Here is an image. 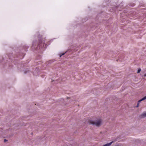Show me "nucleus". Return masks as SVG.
<instances>
[{"label":"nucleus","mask_w":146,"mask_h":146,"mask_svg":"<svg viewBox=\"0 0 146 146\" xmlns=\"http://www.w3.org/2000/svg\"><path fill=\"white\" fill-rule=\"evenodd\" d=\"M39 42H40V40H39Z\"/></svg>","instance_id":"obj_11"},{"label":"nucleus","mask_w":146,"mask_h":146,"mask_svg":"<svg viewBox=\"0 0 146 146\" xmlns=\"http://www.w3.org/2000/svg\"><path fill=\"white\" fill-rule=\"evenodd\" d=\"M8 141L6 139H5L4 140V142H5L6 141Z\"/></svg>","instance_id":"obj_8"},{"label":"nucleus","mask_w":146,"mask_h":146,"mask_svg":"<svg viewBox=\"0 0 146 146\" xmlns=\"http://www.w3.org/2000/svg\"><path fill=\"white\" fill-rule=\"evenodd\" d=\"M141 71V69L140 68L138 69L137 72V73H139Z\"/></svg>","instance_id":"obj_6"},{"label":"nucleus","mask_w":146,"mask_h":146,"mask_svg":"<svg viewBox=\"0 0 146 146\" xmlns=\"http://www.w3.org/2000/svg\"><path fill=\"white\" fill-rule=\"evenodd\" d=\"M52 62H53V61H52V60H50L47 63V64H47V65H48V64H51V63H52Z\"/></svg>","instance_id":"obj_3"},{"label":"nucleus","mask_w":146,"mask_h":146,"mask_svg":"<svg viewBox=\"0 0 146 146\" xmlns=\"http://www.w3.org/2000/svg\"><path fill=\"white\" fill-rule=\"evenodd\" d=\"M67 52V51L65 53H62V54H60V57H61L62 56L64 55L65 53Z\"/></svg>","instance_id":"obj_5"},{"label":"nucleus","mask_w":146,"mask_h":146,"mask_svg":"<svg viewBox=\"0 0 146 146\" xmlns=\"http://www.w3.org/2000/svg\"><path fill=\"white\" fill-rule=\"evenodd\" d=\"M146 99V96L143 97L141 99L142 101Z\"/></svg>","instance_id":"obj_4"},{"label":"nucleus","mask_w":146,"mask_h":146,"mask_svg":"<svg viewBox=\"0 0 146 146\" xmlns=\"http://www.w3.org/2000/svg\"><path fill=\"white\" fill-rule=\"evenodd\" d=\"M102 121L100 120H91L90 121V123L93 125H95L97 127H99L101 124Z\"/></svg>","instance_id":"obj_1"},{"label":"nucleus","mask_w":146,"mask_h":146,"mask_svg":"<svg viewBox=\"0 0 146 146\" xmlns=\"http://www.w3.org/2000/svg\"><path fill=\"white\" fill-rule=\"evenodd\" d=\"M141 118H143L146 117V113H144L141 115Z\"/></svg>","instance_id":"obj_2"},{"label":"nucleus","mask_w":146,"mask_h":146,"mask_svg":"<svg viewBox=\"0 0 146 146\" xmlns=\"http://www.w3.org/2000/svg\"><path fill=\"white\" fill-rule=\"evenodd\" d=\"M139 103H137V106H136V107H138L139 106Z\"/></svg>","instance_id":"obj_9"},{"label":"nucleus","mask_w":146,"mask_h":146,"mask_svg":"<svg viewBox=\"0 0 146 146\" xmlns=\"http://www.w3.org/2000/svg\"><path fill=\"white\" fill-rule=\"evenodd\" d=\"M144 76H146V74H145L144 75Z\"/></svg>","instance_id":"obj_10"},{"label":"nucleus","mask_w":146,"mask_h":146,"mask_svg":"<svg viewBox=\"0 0 146 146\" xmlns=\"http://www.w3.org/2000/svg\"><path fill=\"white\" fill-rule=\"evenodd\" d=\"M28 72H28H25V73H26V72Z\"/></svg>","instance_id":"obj_12"},{"label":"nucleus","mask_w":146,"mask_h":146,"mask_svg":"<svg viewBox=\"0 0 146 146\" xmlns=\"http://www.w3.org/2000/svg\"><path fill=\"white\" fill-rule=\"evenodd\" d=\"M142 101V100L141 99L139 100L138 101V103H139V104Z\"/></svg>","instance_id":"obj_7"}]
</instances>
